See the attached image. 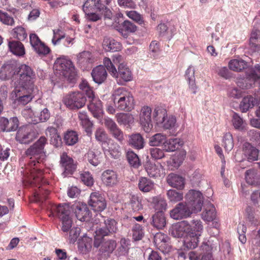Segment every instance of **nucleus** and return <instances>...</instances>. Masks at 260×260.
I'll return each mask as SVG.
<instances>
[{"instance_id": "1", "label": "nucleus", "mask_w": 260, "mask_h": 260, "mask_svg": "<svg viewBox=\"0 0 260 260\" xmlns=\"http://www.w3.org/2000/svg\"><path fill=\"white\" fill-rule=\"evenodd\" d=\"M46 143V138L42 136L25 151L26 156L32 159L25 170L26 173L30 174L27 177L31 184H39L42 181L43 174L38 166L45 156L44 149Z\"/></svg>"}, {"instance_id": "2", "label": "nucleus", "mask_w": 260, "mask_h": 260, "mask_svg": "<svg viewBox=\"0 0 260 260\" xmlns=\"http://www.w3.org/2000/svg\"><path fill=\"white\" fill-rule=\"evenodd\" d=\"M17 74H19V83L13 92L18 102L24 105L29 102L37 90L34 88L35 74L30 66H19Z\"/></svg>"}, {"instance_id": "3", "label": "nucleus", "mask_w": 260, "mask_h": 260, "mask_svg": "<svg viewBox=\"0 0 260 260\" xmlns=\"http://www.w3.org/2000/svg\"><path fill=\"white\" fill-rule=\"evenodd\" d=\"M216 71L219 76L225 79L232 76V71L245 72L247 79L253 82L260 78V66H224L218 67Z\"/></svg>"}, {"instance_id": "4", "label": "nucleus", "mask_w": 260, "mask_h": 260, "mask_svg": "<svg viewBox=\"0 0 260 260\" xmlns=\"http://www.w3.org/2000/svg\"><path fill=\"white\" fill-rule=\"evenodd\" d=\"M112 99L117 110L131 111L134 108L133 96L123 87L115 89L112 93Z\"/></svg>"}, {"instance_id": "5", "label": "nucleus", "mask_w": 260, "mask_h": 260, "mask_svg": "<svg viewBox=\"0 0 260 260\" xmlns=\"http://www.w3.org/2000/svg\"><path fill=\"white\" fill-rule=\"evenodd\" d=\"M51 213L49 216L57 217L61 223V229L64 233H68L70 230L73 221L71 216L70 207L66 204L58 205L52 207Z\"/></svg>"}, {"instance_id": "6", "label": "nucleus", "mask_w": 260, "mask_h": 260, "mask_svg": "<svg viewBox=\"0 0 260 260\" xmlns=\"http://www.w3.org/2000/svg\"><path fill=\"white\" fill-rule=\"evenodd\" d=\"M86 102V98L84 94L80 91L69 93L63 98V102L72 110H77L84 107Z\"/></svg>"}, {"instance_id": "7", "label": "nucleus", "mask_w": 260, "mask_h": 260, "mask_svg": "<svg viewBox=\"0 0 260 260\" xmlns=\"http://www.w3.org/2000/svg\"><path fill=\"white\" fill-rule=\"evenodd\" d=\"M187 201L185 202L187 206L192 212H198L202 209L203 203V198L201 192L194 190H189L186 194Z\"/></svg>"}, {"instance_id": "8", "label": "nucleus", "mask_w": 260, "mask_h": 260, "mask_svg": "<svg viewBox=\"0 0 260 260\" xmlns=\"http://www.w3.org/2000/svg\"><path fill=\"white\" fill-rule=\"evenodd\" d=\"M60 157L59 163L62 170V175L65 177L72 175L77 169V162L66 152H63Z\"/></svg>"}, {"instance_id": "9", "label": "nucleus", "mask_w": 260, "mask_h": 260, "mask_svg": "<svg viewBox=\"0 0 260 260\" xmlns=\"http://www.w3.org/2000/svg\"><path fill=\"white\" fill-rule=\"evenodd\" d=\"M192 210L185 202H181L176 205L174 209L171 210L170 216L176 220L186 218L190 216Z\"/></svg>"}, {"instance_id": "10", "label": "nucleus", "mask_w": 260, "mask_h": 260, "mask_svg": "<svg viewBox=\"0 0 260 260\" xmlns=\"http://www.w3.org/2000/svg\"><path fill=\"white\" fill-rule=\"evenodd\" d=\"M53 68L56 76L64 77L71 82H74L77 77L74 66H55Z\"/></svg>"}, {"instance_id": "11", "label": "nucleus", "mask_w": 260, "mask_h": 260, "mask_svg": "<svg viewBox=\"0 0 260 260\" xmlns=\"http://www.w3.org/2000/svg\"><path fill=\"white\" fill-rule=\"evenodd\" d=\"M35 138V133L31 126L21 127L16 135L17 140L23 144H28Z\"/></svg>"}, {"instance_id": "12", "label": "nucleus", "mask_w": 260, "mask_h": 260, "mask_svg": "<svg viewBox=\"0 0 260 260\" xmlns=\"http://www.w3.org/2000/svg\"><path fill=\"white\" fill-rule=\"evenodd\" d=\"M151 109L148 106L143 107L140 114V122L144 131L149 132L153 127L151 121Z\"/></svg>"}, {"instance_id": "13", "label": "nucleus", "mask_w": 260, "mask_h": 260, "mask_svg": "<svg viewBox=\"0 0 260 260\" xmlns=\"http://www.w3.org/2000/svg\"><path fill=\"white\" fill-rule=\"evenodd\" d=\"M88 204L95 211L101 212L106 207L105 199L99 192H92L90 196Z\"/></svg>"}, {"instance_id": "14", "label": "nucleus", "mask_w": 260, "mask_h": 260, "mask_svg": "<svg viewBox=\"0 0 260 260\" xmlns=\"http://www.w3.org/2000/svg\"><path fill=\"white\" fill-rule=\"evenodd\" d=\"M104 224V227L96 230L95 234L97 236L104 237L117 232V223L114 219H107L105 220Z\"/></svg>"}, {"instance_id": "15", "label": "nucleus", "mask_w": 260, "mask_h": 260, "mask_svg": "<svg viewBox=\"0 0 260 260\" xmlns=\"http://www.w3.org/2000/svg\"><path fill=\"white\" fill-rule=\"evenodd\" d=\"M19 121L17 117L11 118L9 120L5 117L0 118V127L3 132L16 131L18 127Z\"/></svg>"}, {"instance_id": "16", "label": "nucleus", "mask_w": 260, "mask_h": 260, "mask_svg": "<svg viewBox=\"0 0 260 260\" xmlns=\"http://www.w3.org/2000/svg\"><path fill=\"white\" fill-rule=\"evenodd\" d=\"M102 181L106 186L113 187L118 182V175L114 171L107 170L102 174Z\"/></svg>"}, {"instance_id": "17", "label": "nucleus", "mask_w": 260, "mask_h": 260, "mask_svg": "<svg viewBox=\"0 0 260 260\" xmlns=\"http://www.w3.org/2000/svg\"><path fill=\"white\" fill-rule=\"evenodd\" d=\"M89 104L88 105V110L94 117L99 118L102 115L103 112L102 102L95 98L94 96L93 98L89 99Z\"/></svg>"}, {"instance_id": "18", "label": "nucleus", "mask_w": 260, "mask_h": 260, "mask_svg": "<svg viewBox=\"0 0 260 260\" xmlns=\"http://www.w3.org/2000/svg\"><path fill=\"white\" fill-rule=\"evenodd\" d=\"M145 169L150 177H160L165 174L163 167L159 164L156 165L150 162H147L145 165Z\"/></svg>"}, {"instance_id": "19", "label": "nucleus", "mask_w": 260, "mask_h": 260, "mask_svg": "<svg viewBox=\"0 0 260 260\" xmlns=\"http://www.w3.org/2000/svg\"><path fill=\"white\" fill-rule=\"evenodd\" d=\"M167 182L170 186L177 189H183L184 187V178L174 173H170L167 176Z\"/></svg>"}, {"instance_id": "20", "label": "nucleus", "mask_w": 260, "mask_h": 260, "mask_svg": "<svg viewBox=\"0 0 260 260\" xmlns=\"http://www.w3.org/2000/svg\"><path fill=\"white\" fill-rule=\"evenodd\" d=\"M74 212L77 218L81 221H85L89 217L90 213L85 204L80 203L75 205Z\"/></svg>"}, {"instance_id": "21", "label": "nucleus", "mask_w": 260, "mask_h": 260, "mask_svg": "<svg viewBox=\"0 0 260 260\" xmlns=\"http://www.w3.org/2000/svg\"><path fill=\"white\" fill-rule=\"evenodd\" d=\"M107 75V71L104 66H96L91 72L93 80L99 84L102 83L106 80Z\"/></svg>"}, {"instance_id": "22", "label": "nucleus", "mask_w": 260, "mask_h": 260, "mask_svg": "<svg viewBox=\"0 0 260 260\" xmlns=\"http://www.w3.org/2000/svg\"><path fill=\"white\" fill-rule=\"evenodd\" d=\"M168 241V236L162 233H157L154 236L155 245L159 250L163 251L169 250L170 246L167 243Z\"/></svg>"}, {"instance_id": "23", "label": "nucleus", "mask_w": 260, "mask_h": 260, "mask_svg": "<svg viewBox=\"0 0 260 260\" xmlns=\"http://www.w3.org/2000/svg\"><path fill=\"white\" fill-rule=\"evenodd\" d=\"M104 49L107 52H115L121 48L120 43L112 38L105 37L103 44Z\"/></svg>"}, {"instance_id": "24", "label": "nucleus", "mask_w": 260, "mask_h": 260, "mask_svg": "<svg viewBox=\"0 0 260 260\" xmlns=\"http://www.w3.org/2000/svg\"><path fill=\"white\" fill-rule=\"evenodd\" d=\"M259 103V100L251 95L244 97L241 102L239 108L242 112H246L250 108Z\"/></svg>"}, {"instance_id": "25", "label": "nucleus", "mask_w": 260, "mask_h": 260, "mask_svg": "<svg viewBox=\"0 0 260 260\" xmlns=\"http://www.w3.org/2000/svg\"><path fill=\"white\" fill-rule=\"evenodd\" d=\"M243 151L248 161H252L257 160L259 151L250 143H245L244 144Z\"/></svg>"}, {"instance_id": "26", "label": "nucleus", "mask_w": 260, "mask_h": 260, "mask_svg": "<svg viewBox=\"0 0 260 260\" xmlns=\"http://www.w3.org/2000/svg\"><path fill=\"white\" fill-rule=\"evenodd\" d=\"M151 225L157 229H162L166 224V219L162 211L156 212L151 217Z\"/></svg>"}, {"instance_id": "27", "label": "nucleus", "mask_w": 260, "mask_h": 260, "mask_svg": "<svg viewBox=\"0 0 260 260\" xmlns=\"http://www.w3.org/2000/svg\"><path fill=\"white\" fill-rule=\"evenodd\" d=\"M115 118L117 122L120 125L129 127L134 123V117L129 113H117Z\"/></svg>"}, {"instance_id": "28", "label": "nucleus", "mask_w": 260, "mask_h": 260, "mask_svg": "<svg viewBox=\"0 0 260 260\" xmlns=\"http://www.w3.org/2000/svg\"><path fill=\"white\" fill-rule=\"evenodd\" d=\"M115 28L125 38L128 37V33L134 32L137 30L136 26L128 20H125L120 26Z\"/></svg>"}, {"instance_id": "29", "label": "nucleus", "mask_w": 260, "mask_h": 260, "mask_svg": "<svg viewBox=\"0 0 260 260\" xmlns=\"http://www.w3.org/2000/svg\"><path fill=\"white\" fill-rule=\"evenodd\" d=\"M200 234L187 233L184 240V246L187 249H194L198 245Z\"/></svg>"}, {"instance_id": "30", "label": "nucleus", "mask_w": 260, "mask_h": 260, "mask_svg": "<svg viewBox=\"0 0 260 260\" xmlns=\"http://www.w3.org/2000/svg\"><path fill=\"white\" fill-rule=\"evenodd\" d=\"M92 240L86 235L79 239L78 241V250L82 253L89 251L92 247Z\"/></svg>"}, {"instance_id": "31", "label": "nucleus", "mask_w": 260, "mask_h": 260, "mask_svg": "<svg viewBox=\"0 0 260 260\" xmlns=\"http://www.w3.org/2000/svg\"><path fill=\"white\" fill-rule=\"evenodd\" d=\"M202 216L203 220L208 222L213 221L215 219L216 212L213 204L210 203L206 204Z\"/></svg>"}, {"instance_id": "32", "label": "nucleus", "mask_w": 260, "mask_h": 260, "mask_svg": "<svg viewBox=\"0 0 260 260\" xmlns=\"http://www.w3.org/2000/svg\"><path fill=\"white\" fill-rule=\"evenodd\" d=\"M128 143L129 146L137 149H141L144 146V141L142 136L138 133L129 136Z\"/></svg>"}, {"instance_id": "33", "label": "nucleus", "mask_w": 260, "mask_h": 260, "mask_svg": "<svg viewBox=\"0 0 260 260\" xmlns=\"http://www.w3.org/2000/svg\"><path fill=\"white\" fill-rule=\"evenodd\" d=\"M116 242L113 240H104L102 243L100 252L105 256H109L115 249Z\"/></svg>"}, {"instance_id": "34", "label": "nucleus", "mask_w": 260, "mask_h": 260, "mask_svg": "<svg viewBox=\"0 0 260 260\" xmlns=\"http://www.w3.org/2000/svg\"><path fill=\"white\" fill-rule=\"evenodd\" d=\"M76 58L78 64H92L95 61V58L91 53L88 51H84L79 53Z\"/></svg>"}, {"instance_id": "35", "label": "nucleus", "mask_w": 260, "mask_h": 260, "mask_svg": "<svg viewBox=\"0 0 260 260\" xmlns=\"http://www.w3.org/2000/svg\"><path fill=\"white\" fill-rule=\"evenodd\" d=\"M187 221H182L174 226L171 231V235L175 238H181L185 234H187Z\"/></svg>"}, {"instance_id": "36", "label": "nucleus", "mask_w": 260, "mask_h": 260, "mask_svg": "<svg viewBox=\"0 0 260 260\" xmlns=\"http://www.w3.org/2000/svg\"><path fill=\"white\" fill-rule=\"evenodd\" d=\"M182 144L183 142L180 139L171 138L166 140L164 148L167 152H173L178 149Z\"/></svg>"}, {"instance_id": "37", "label": "nucleus", "mask_w": 260, "mask_h": 260, "mask_svg": "<svg viewBox=\"0 0 260 260\" xmlns=\"http://www.w3.org/2000/svg\"><path fill=\"white\" fill-rule=\"evenodd\" d=\"M245 176L247 183L255 186L260 185L259 176L255 170H247L245 172Z\"/></svg>"}, {"instance_id": "38", "label": "nucleus", "mask_w": 260, "mask_h": 260, "mask_svg": "<svg viewBox=\"0 0 260 260\" xmlns=\"http://www.w3.org/2000/svg\"><path fill=\"white\" fill-rule=\"evenodd\" d=\"M187 233L200 234L203 230V225L200 220L193 219L190 223L187 221Z\"/></svg>"}, {"instance_id": "39", "label": "nucleus", "mask_w": 260, "mask_h": 260, "mask_svg": "<svg viewBox=\"0 0 260 260\" xmlns=\"http://www.w3.org/2000/svg\"><path fill=\"white\" fill-rule=\"evenodd\" d=\"M11 51L17 56H22L25 54L23 45L19 41H12L9 43Z\"/></svg>"}, {"instance_id": "40", "label": "nucleus", "mask_w": 260, "mask_h": 260, "mask_svg": "<svg viewBox=\"0 0 260 260\" xmlns=\"http://www.w3.org/2000/svg\"><path fill=\"white\" fill-rule=\"evenodd\" d=\"M140 190L144 192H147L153 189L154 183L146 177H141L138 184Z\"/></svg>"}, {"instance_id": "41", "label": "nucleus", "mask_w": 260, "mask_h": 260, "mask_svg": "<svg viewBox=\"0 0 260 260\" xmlns=\"http://www.w3.org/2000/svg\"><path fill=\"white\" fill-rule=\"evenodd\" d=\"M167 112L166 110L159 106L156 107L153 112V118L158 124L163 122L165 117H167Z\"/></svg>"}, {"instance_id": "42", "label": "nucleus", "mask_w": 260, "mask_h": 260, "mask_svg": "<svg viewBox=\"0 0 260 260\" xmlns=\"http://www.w3.org/2000/svg\"><path fill=\"white\" fill-rule=\"evenodd\" d=\"M258 31L253 30L251 34L250 38V50L253 53L258 54L260 51V46L256 44L258 39Z\"/></svg>"}, {"instance_id": "43", "label": "nucleus", "mask_w": 260, "mask_h": 260, "mask_svg": "<svg viewBox=\"0 0 260 260\" xmlns=\"http://www.w3.org/2000/svg\"><path fill=\"white\" fill-rule=\"evenodd\" d=\"M101 153L97 149H90L87 153L88 161L93 166H96L100 162V155Z\"/></svg>"}, {"instance_id": "44", "label": "nucleus", "mask_w": 260, "mask_h": 260, "mask_svg": "<svg viewBox=\"0 0 260 260\" xmlns=\"http://www.w3.org/2000/svg\"><path fill=\"white\" fill-rule=\"evenodd\" d=\"M64 140L67 145L72 146L78 141V135L74 131H68L64 136Z\"/></svg>"}, {"instance_id": "45", "label": "nucleus", "mask_w": 260, "mask_h": 260, "mask_svg": "<svg viewBox=\"0 0 260 260\" xmlns=\"http://www.w3.org/2000/svg\"><path fill=\"white\" fill-rule=\"evenodd\" d=\"M167 138L166 135L157 133L150 138L149 143L151 146H159L161 144L164 145Z\"/></svg>"}, {"instance_id": "46", "label": "nucleus", "mask_w": 260, "mask_h": 260, "mask_svg": "<svg viewBox=\"0 0 260 260\" xmlns=\"http://www.w3.org/2000/svg\"><path fill=\"white\" fill-rule=\"evenodd\" d=\"M118 78L125 82L131 81L132 79V74L129 69L126 66H119Z\"/></svg>"}, {"instance_id": "47", "label": "nucleus", "mask_w": 260, "mask_h": 260, "mask_svg": "<svg viewBox=\"0 0 260 260\" xmlns=\"http://www.w3.org/2000/svg\"><path fill=\"white\" fill-rule=\"evenodd\" d=\"M159 125L166 129L175 128L177 127L176 118L172 115L169 116L167 115V117L164 119L163 122H161Z\"/></svg>"}, {"instance_id": "48", "label": "nucleus", "mask_w": 260, "mask_h": 260, "mask_svg": "<svg viewBox=\"0 0 260 260\" xmlns=\"http://www.w3.org/2000/svg\"><path fill=\"white\" fill-rule=\"evenodd\" d=\"M222 146L226 151H231L234 147V141L232 135L230 133L224 134L222 139Z\"/></svg>"}, {"instance_id": "49", "label": "nucleus", "mask_w": 260, "mask_h": 260, "mask_svg": "<svg viewBox=\"0 0 260 260\" xmlns=\"http://www.w3.org/2000/svg\"><path fill=\"white\" fill-rule=\"evenodd\" d=\"M133 238L135 241H139L142 239L144 233L141 225L136 224L132 229Z\"/></svg>"}, {"instance_id": "50", "label": "nucleus", "mask_w": 260, "mask_h": 260, "mask_svg": "<svg viewBox=\"0 0 260 260\" xmlns=\"http://www.w3.org/2000/svg\"><path fill=\"white\" fill-rule=\"evenodd\" d=\"M232 124L234 128L238 130L243 129L244 121L243 119L236 113H234L232 116Z\"/></svg>"}, {"instance_id": "51", "label": "nucleus", "mask_w": 260, "mask_h": 260, "mask_svg": "<svg viewBox=\"0 0 260 260\" xmlns=\"http://www.w3.org/2000/svg\"><path fill=\"white\" fill-rule=\"evenodd\" d=\"M167 197L172 202H177L183 199V194L174 189H170L167 191Z\"/></svg>"}, {"instance_id": "52", "label": "nucleus", "mask_w": 260, "mask_h": 260, "mask_svg": "<svg viewBox=\"0 0 260 260\" xmlns=\"http://www.w3.org/2000/svg\"><path fill=\"white\" fill-rule=\"evenodd\" d=\"M127 159L129 164L134 167L137 168L140 166V160L138 155L132 151H129L126 154Z\"/></svg>"}, {"instance_id": "53", "label": "nucleus", "mask_w": 260, "mask_h": 260, "mask_svg": "<svg viewBox=\"0 0 260 260\" xmlns=\"http://www.w3.org/2000/svg\"><path fill=\"white\" fill-rule=\"evenodd\" d=\"M49 191L46 189L39 188L35 192L34 197L37 202H43L46 200L49 194Z\"/></svg>"}, {"instance_id": "54", "label": "nucleus", "mask_w": 260, "mask_h": 260, "mask_svg": "<svg viewBox=\"0 0 260 260\" xmlns=\"http://www.w3.org/2000/svg\"><path fill=\"white\" fill-rule=\"evenodd\" d=\"M194 72L195 70L193 66H189L185 72V77L188 81L189 84L193 89L194 87Z\"/></svg>"}, {"instance_id": "55", "label": "nucleus", "mask_w": 260, "mask_h": 260, "mask_svg": "<svg viewBox=\"0 0 260 260\" xmlns=\"http://www.w3.org/2000/svg\"><path fill=\"white\" fill-rule=\"evenodd\" d=\"M79 87L80 89L86 93L88 99L94 96L93 91L86 80H83L79 85Z\"/></svg>"}, {"instance_id": "56", "label": "nucleus", "mask_w": 260, "mask_h": 260, "mask_svg": "<svg viewBox=\"0 0 260 260\" xmlns=\"http://www.w3.org/2000/svg\"><path fill=\"white\" fill-rule=\"evenodd\" d=\"M0 21L8 25H13L14 20L13 18L7 13L0 10Z\"/></svg>"}, {"instance_id": "57", "label": "nucleus", "mask_w": 260, "mask_h": 260, "mask_svg": "<svg viewBox=\"0 0 260 260\" xmlns=\"http://www.w3.org/2000/svg\"><path fill=\"white\" fill-rule=\"evenodd\" d=\"M14 66H2V70L0 72V78L2 79H7L13 75L12 70H14Z\"/></svg>"}, {"instance_id": "58", "label": "nucleus", "mask_w": 260, "mask_h": 260, "mask_svg": "<svg viewBox=\"0 0 260 260\" xmlns=\"http://www.w3.org/2000/svg\"><path fill=\"white\" fill-rule=\"evenodd\" d=\"M83 10L86 15V18L91 21L95 22L101 18V16L93 12V10L83 7Z\"/></svg>"}, {"instance_id": "59", "label": "nucleus", "mask_w": 260, "mask_h": 260, "mask_svg": "<svg viewBox=\"0 0 260 260\" xmlns=\"http://www.w3.org/2000/svg\"><path fill=\"white\" fill-rule=\"evenodd\" d=\"M101 4L100 0H87L83 5V7L88 8L89 10H100Z\"/></svg>"}, {"instance_id": "60", "label": "nucleus", "mask_w": 260, "mask_h": 260, "mask_svg": "<svg viewBox=\"0 0 260 260\" xmlns=\"http://www.w3.org/2000/svg\"><path fill=\"white\" fill-rule=\"evenodd\" d=\"M70 234L69 237V240L70 243H74L77 238H78L80 233V229L78 227L73 228L72 229H70Z\"/></svg>"}, {"instance_id": "61", "label": "nucleus", "mask_w": 260, "mask_h": 260, "mask_svg": "<svg viewBox=\"0 0 260 260\" xmlns=\"http://www.w3.org/2000/svg\"><path fill=\"white\" fill-rule=\"evenodd\" d=\"M14 36L19 40L23 41L27 37L24 28L21 26L15 27L14 29Z\"/></svg>"}, {"instance_id": "62", "label": "nucleus", "mask_w": 260, "mask_h": 260, "mask_svg": "<svg viewBox=\"0 0 260 260\" xmlns=\"http://www.w3.org/2000/svg\"><path fill=\"white\" fill-rule=\"evenodd\" d=\"M95 137L98 141L105 142L107 139V135L103 128H98L95 132Z\"/></svg>"}, {"instance_id": "63", "label": "nucleus", "mask_w": 260, "mask_h": 260, "mask_svg": "<svg viewBox=\"0 0 260 260\" xmlns=\"http://www.w3.org/2000/svg\"><path fill=\"white\" fill-rule=\"evenodd\" d=\"M80 179L87 186H91L93 183V179L88 172H85L81 174Z\"/></svg>"}, {"instance_id": "64", "label": "nucleus", "mask_w": 260, "mask_h": 260, "mask_svg": "<svg viewBox=\"0 0 260 260\" xmlns=\"http://www.w3.org/2000/svg\"><path fill=\"white\" fill-rule=\"evenodd\" d=\"M111 135L117 141L122 143L124 140V135L123 132L117 126L110 132Z\"/></svg>"}]
</instances>
